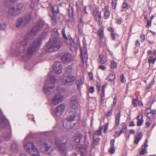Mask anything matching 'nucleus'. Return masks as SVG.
Instances as JSON below:
<instances>
[{
    "mask_svg": "<svg viewBox=\"0 0 156 156\" xmlns=\"http://www.w3.org/2000/svg\"><path fill=\"white\" fill-rule=\"evenodd\" d=\"M44 25V23L43 21L37 23L30 34L27 35L24 39L17 43L15 49V53L16 55L29 58L40 47L41 40L47 35L46 33L42 34L38 39L31 43H29L28 37L30 35L33 36L36 34L43 27Z\"/></svg>",
    "mask_w": 156,
    "mask_h": 156,
    "instance_id": "nucleus-1",
    "label": "nucleus"
},
{
    "mask_svg": "<svg viewBox=\"0 0 156 156\" xmlns=\"http://www.w3.org/2000/svg\"><path fill=\"white\" fill-rule=\"evenodd\" d=\"M62 45L60 39L57 37H52L49 42L44 46V50L47 52H51L59 49Z\"/></svg>",
    "mask_w": 156,
    "mask_h": 156,
    "instance_id": "nucleus-2",
    "label": "nucleus"
},
{
    "mask_svg": "<svg viewBox=\"0 0 156 156\" xmlns=\"http://www.w3.org/2000/svg\"><path fill=\"white\" fill-rule=\"evenodd\" d=\"M27 137H26L23 143V147L26 151L33 156H41L38 150L32 143L27 141Z\"/></svg>",
    "mask_w": 156,
    "mask_h": 156,
    "instance_id": "nucleus-3",
    "label": "nucleus"
},
{
    "mask_svg": "<svg viewBox=\"0 0 156 156\" xmlns=\"http://www.w3.org/2000/svg\"><path fill=\"white\" fill-rule=\"evenodd\" d=\"M68 140L66 137H61L56 138L55 140V144L60 151V154L63 156H66L67 153L66 151V145Z\"/></svg>",
    "mask_w": 156,
    "mask_h": 156,
    "instance_id": "nucleus-4",
    "label": "nucleus"
},
{
    "mask_svg": "<svg viewBox=\"0 0 156 156\" xmlns=\"http://www.w3.org/2000/svg\"><path fill=\"white\" fill-rule=\"evenodd\" d=\"M50 79V81H47L43 87V91L46 94L53 93L55 90V83L56 79L53 75L51 76Z\"/></svg>",
    "mask_w": 156,
    "mask_h": 156,
    "instance_id": "nucleus-5",
    "label": "nucleus"
},
{
    "mask_svg": "<svg viewBox=\"0 0 156 156\" xmlns=\"http://www.w3.org/2000/svg\"><path fill=\"white\" fill-rule=\"evenodd\" d=\"M75 77L67 73L62 75L60 77L61 82L63 84L68 85L72 84L75 80Z\"/></svg>",
    "mask_w": 156,
    "mask_h": 156,
    "instance_id": "nucleus-6",
    "label": "nucleus"
},
{
    "mask_svg": "<svg viewBox=\"0 0 156 156\" xmlns=\"http://www.w3.org/2000/svg\"><path fill=\"white\" fill-rule=\"evenodd\" d=\"M31 17L30 16L20 18L17 20L16 26L17 27H23L29 23Z\"/></svg>",
    "mask_w": 156,
    "mask_h": 156,
    "instance_id": "nucleus-7",
    "label": "nucleus"
},
{
    "mask_svg": "<svg viewBox=\"0 0 156 156\" xmlns=\"http://www.w3.org/2000/svg\"><path fill=\"white\" fill-rule=\"evenodd\" d=\"M65 109V106L64 105H60L54 109L53 115L55 119L60 117L63 112Z\"/></svg>",
    "mask_w": 156,
    "mask_h": 156,
    "instance_id": "nucleus-8",
    "label": "nucleus"
},
{
    "mask_svg": "<svg viewBox=\"0 0 156 156\" xmlns=\"http://www.w3.org/2000/svg\"><path fill=\"white\" fill-rule=\"evenodd\" d=\"M40 149L43 153L46 154L48 151H51V147L50 145L48 144L44 141H43L40 143Z\"/></svg>",
    "mask_w": 156,
    "mask_h": 156,
    "instance_id": "nucleus-9",
    "label": "nucleus"
},
{
    "mask_svg": "<svg viewBox=\"0 0 156 156\" xmlns=\"http://www.w3.org/2000/svg\"><path fill=\"white\" fill-rule=\"evenodd\" d=\"M71 108L75 109L77 108L78 105V99L76 96H73L70 99V102Z\"/></svg>",
    "mask_w": 156,
    "mask_h": 156,
    "instance_id": "nucleus-10",
    "label": "nucleus"
},
{
    "mask_svg": "<svg viewBox=\"0 0 156 156\" xmlns=\"http://www.w3.org/2000/svg\"><path fill=\"white\" fill-rule=\"evenodd\" d=\"M53 69L55 73L57 74H60L62 72V66L59 62H55L54 63Z\"/></svg>",
    "mask_w": 156,
    "mask_h": 156,
    "instance_id": "nucleus-11",
    "label": "nucleus"
},
{
    "mask_svg": "<svg viewBox=\"0 0 156 156\" xmlns=\"http://www.w3.org/2000/svg\"><path fill=\"white\" fill-rule=\"evenodd\" d=\"M7 12L9 15L11 16H15L18 15L15 7L13 5H11L8 7Z\"/></svg>",
    "mask_w": 156,
    "mask_h": 156,
    "instance_id": "nucleus-12",
    "label": "nucleus"
},
{
    "mask_svg": "<svg viewBox=\"0 0 156 156\" xmlns=\"http://www.w3.org/2000/svg\"><path fill=\"white\" fill-rule=\"evenodd\" d=\"M62 96L60 94H56L52 99V102L54 105H56L62 101Z\"/></svg>",
    "mask_w": 156,
    "mask_h": 156,
    "instance_id": "nucleus-13",
    "label": "nucleus"
},
{
    "mask_svg": "<svg viewBox=\"0 0 156 156\" xmlns=\"http://www.w3.org/2000/svg\"><path fill=\"white\" fill-rule=\"evenodd\" d=\"M81 55L83 62H86L88 59V55L86 48H84L83 50H81Z\"/></svg>",
    "mask_w": 156,
    "mask_h": 156,
    "instance_id": "nucleus-14",
    "label": "nucleus"
},
{
    "mask_svg": "<svg viewBox=\"0 0 156 156\" xmlns=\"http://www.w3.org/2000/svg\"><path fill=\"white\" fill-rule=\"evenodd\" d=\"M83 135L79 133L76 134L74 137V141L77 144L81 145V143L83 141Z\"/></svg>",
    "mask_w": 156,
    "mask_h": 156,
    "instance_id": "nucleus-15",
    "label": "nucleus"
},
{
    "mask_svg": "<svg viewBox=\"0 0 156 156\" xmlns=\"http://www.w3.org/2000/svg\"><path fill=\"white\" fill-rule=\"evenodd\" d=\"M67 118V119L70 122L74 120L78 121L79 120L80 117L78 114L75 113L68 116Z\"/></svg>",
    "mask_w": 156,
    "mask_h": 156,
    "instance_id": "nucleus-16",
    "label": "nucleus"
},
{
    "mask_svg": "<svg viewBox=\"0 0 156 156\" xmlns=\"http://www.w3.org/2000/svg\"><path fill=\"white\" fill-rule=\"evenodd\" d=\"M71 57L70 54L68 53L63 54L61 57V60L64 62H67L71 60Z\"/></svg>",
    "mask_w": 156,
    "mask_h": 156,
    "instance_id": "nucleus-17",
    "label": "nucleus"
},
{
    "mask_svg": "<svg viewBox=\"0 0 156 156\" xmlns=\"http://www.w3.org/2000/svg\"><path fill=\"white\" fill-rule=\"evenodd\" d=\"M6 122H8L9 124V121L6 118L4 117L3 118H0V127L1 129H4L5 127V124Z\"/></svg>",
    "mask_w": 156,
    "mask_h": 156,
    "instance_id": "nucleus-18",
    "label": "nucleus"
},
{
    "mask_svg": "<svg viewBox=\"0 0 156 156\" xmlns=\"http://www.w3.org/2000/svg\"><path fill=\"white\" fill-rule=\"evenodd\" d=\"M93 13L96 21L100 22L101 19V12L97 10H94L93 11Z\"/></svg>",
    "mask_w": 156,
    "mask_h": 156,
    "instance_id": "nucleus-19",
    "label": "nucleus"
},
{
    "mask_svg": "<svg viewBox=\"0 0 156 156\" xmlns=\"http://www.w3.org/2000/svg\"><path fill=\"white\" fill-rule=\"evenodd\" d=\"M137 119L138 121L137 122V125L138 126H141L143 122V113L141 112L138 114L137 117Z\"/></svg>",
    "mask_w": 156,
    "mask_h": 156,
    "instance_id": "nucleus-20",
    "label": "nucleus"
},
{
    "mask_svg": "<svg viewBox=\"0 0 156 156\" xmlns=\"http://www.w3.org/2000/svg\"><path fill=\"white\" fill-rule=\"evenodd\" d=\"M18 149V144L15 142H13L11 145V151L12 152H16Z\"/></svg>",
    "mask_w": 156,
    "mask_h": 156,
    "instance_id": "nucleus-21",
    "label": "nucleus"
},
{
    "mask_svg": "<svg viewBox=\"0 0 156 156\" xmlns=\"http://www.w3.org/2000/svg\"><path fill=\"white\" fill-rule=\"evenodd\" d=\"M107 58L106 57L103 55H100L99 57L98 62L101 64H104L107 61Z\"/></svg>",
    "mask_w": 156,
    "mask_h": 156,
    "instance_id": "nucleus-22",
    "label": "nucleus"
},
{
    "mask_svg": "<svg viewBox=\"0 0 156 156\" xmlns=\"http://www.w3.org/2000/svg\"><path fill=\"white\" fill-rule=\"evenodd\" d=\"M142 134L141 132H140L135 136V140L134 142L135 144H138L139 141L141 140L142 137Z\"/></svg>",
    "mask_w": 156,
    "mask_h": 156,
    "instance_id": "nucleus-23",
    "label": "nucleus"
},
{
    "mask_svg": "<svg viewBox=\"0 0 156 156\" xmlns=\"http://www.w3.org/2000/svg\"><path fill=\"white\" fill-rule=\"evenodd\" d=\"M23 7L24 5L22 3H19L17 4L16 9L18 12V14L20 13L21 10L23 9Z\"/></svg>",
    "mask_w": 156,
    "mask_h": 156,
    "instance_id": "nucleus-24",
    "label": "nucleus"
},
{
    "mask_svg": "<svg viewBox=\"0 0 156 156\" xmlns=\"http://www.w3.org/2000/svg\"><path fill=\"white\" fill-rule=\"evenodd\" d=\"M58 7L57 5H54L52 8L53 15H56L58 12Z\"/></svg>",
    "mask_w": 156,
    "mask_h": 156,
    "instance_id": "nucleus-25",
    "label": "nucleus"
},
{
    "mask_svg": "<svg viewBox=\"0 0 156 156\" xmlns=\"http://www.w3.org/2000/svg\"><path fill=\"white\" fill-rule=\"evenodd\" d=\"M63 126L66 129H69L70 128V124L69 121L66 118V119L63 120Z\"/></svg>",
    "mask_w": 156,
    "mask_h": 156,
    "instance_id": "nucleus-26",
    "label": "nucleus"
},
{
    "mask_svg": "<svg viewBox=\"0 0 156 156\" xmlns=\"http://www.w3.org/2000/svg\"><path fill=\"white\" fill-rule=\"evenodd\" d=\"M83 83L84 80L82 79L76 80V83L77 84V88L78 90H80V89L81 86Z\"/></svg>",
    "mask_w": 156,
    "mask_h": 156,
    "instance_id": "nucleus-27",
    "label": "nucleus"
},
{
    "mask_svg": "<svg viewBox=\"0 0 156 156\" xmlns=\"http://www.w3.org/2000/svg\"><path fill=\"white\" fill-rule=\"evenodd\" d=\"M121 115V112H119L116 115L115 118V126H118L120 122V119Z\"/></svg>",
    "mask_w": 156,
    "mask_h": 156,
    "instance_id": "nucleus-28",
    "label": "nucleus"
},
{
    "mask_svg": "<svg viewBox=\"0 0 156 156\" xmlns=\"http://www.w3.org/2000/svg\"><path fill=\"white\" fill-rule=\"evenodd\" d=\"M70 45L71 46V49L76 52L78 47V44H75L74 41H73L71 43Z\"/></svg>",
    "mask_w": 156,
    "mask_h": 156,
    "instance_id": "nucleus-29",
    "label": "nucleus"
},
{
    "mask_svg": "<svg viewBox=\"0 0 156 156\" xmlns=\"http://www.w3.org/2000/svg\"><path fill=\"white\" fill-rule=\"evenodd\" d=\"M98 35L100 39H102L104 37V29L101 28L98 31Z\"/></svg>",
    "mask_w": 156,
    "mask_h": 156,
    "instance_id": "nucleus-30",
    "label": "nucleus"
},
{
    "mask_svg": "<svg viewBox=\"0 0 156 156\" xmlns=\"http://www.w3.org/2000/svg\"><path fill=\"white\" fill-rule=\"evenodd\" d=\"M127 130V126L126 124H123L122 126L121 129L118 135L116 136H119L121 133H123L125 132H126Z\"/></svg>",
    "mask_w": 156,
    "mask_h": 156,
    "instance_id": "nucleus-31",
    "label": "nucleus"
},
{
    "mask_svg": "<svg viewBox=\"0 0 156 156\" xmlns=\"http://www.w3.org/2000/svg\"><path fill=\"white\" fill-rule=\"evenodd\" d=\"M115 78V73H113L109 74L108 76L107 79L110 82L113 81Z\"/></svg>",
    "mask_w": 156,
    "mask_h": 156,
    "instance_id": "nucleus-32",
    "label": "nucleus"
},
{
    "mask_svg": "<svg viewBox=\"0 0 156 156\" xmlns=\"http://www.w3.org/2000/svg\"><path fill=\"white\" fill-rule=\"evenodd\" d=\"M93 139L92 143V147H94L95 145L99 144L100 139L98 138H97L96 139H94V136H93Z\"/></svg>",
    "mask_w": 156,
    "mask_h": 156,
    "instance_id": "nucleus-33",
    "label": "nucleus"
},
{
    "mask_svg": "<svg viewBox=\"0 0 156 156\" xmlns=\"http://www.w3.org/2000/svg\"><path fill=\"white\" fill-rule=\"evenodd\" d=\"M51 19L53 25H55L57 22V18L56 15L51 16Z\"/></svg>",
    "mask_w": 156,
    "mask_h": 156,
    "instance_id": "nucleus-34",
    "label": "nucleus"
},
{
    "mask_svg": "<svg viewBox=\"0 0 156 156\" xmlns=\"http://www.w3.org/2000/svg\"><path fill=\"white\" fill-rule=\"evenodd\" d=\"M110 67L112 69H114L116 68L117 66V63L115 62L113 60L110 61Z\"/></svg>",
    "mask_w": 156,
    "mask_h": 156,
    "instance_id": "nucleus-35",
    "label": "nucleus"
},
{
    "mask_svg": "<svg viewBox=\"0 0 156 156\" xmlns=\"http://www.w3.org/2000/svg\"><path fill=\"white\" fill-rule=\"evenodd\" d=\"M103 129V126L100 127L99 129L97 130H96L94 133L93 136H94L95 135H97V136H99L100 135L101 133V131Z\"/></svg>",
    "mask_w": 156,
    "mask_h": 156,
    "instance_id": "nucleus-36",
    "label": "nucleus"
},
{
    "mask_svg": "<svg viewBox=\"0 0 156 156\" xmlns=\"http://www.w3.org/2000/svg\"><path fill=\"white\" fill-rule=\"evenodd\" d=\"M117 3V0H112V6L113 9H116Z\"/></svg>",
    "mask_w": 156,
    "mask_h": 156,
    "instance_id": "nucleus-37",
    "label": "nucleus"
},
{
    "mask_svg": "<svg viewBox=\"0 0 156 156\" xmlns=\"http://www.w3.org/2000/svg\"><path fill=\"white\" fill-rule=\"evenodd\" d=\"M106 85H105L104 84V85L102 87V94L101 95V97H105V87Z\"/></svg>",
    "mask_w": 156,
    "mask_h": 156,
    "instance_id": "nucleus-38",
    "label": "nucleus"
},
{
    "mask_svg": "<svg viewBox=\"0 0 156 156\" xmlns=\"http://www.w3.org/2000/svg\"><path fill=\"white\" fill-rule=\"evenodd\" d=\"M122 7L124 8L128 9L130 7V5L126 2H124L122 5Z\"/></svg>",
    "mask_w": 156,
    "mask_h": 156,
    "instance_id": "nucleus-39",
    "label": "nucleus"
},
{
    "mask_svg": "<svg viewBox=\"0 0 156 156\" xmlns=\"http://www.w3.org/2000/svg\"><path fill=\"white\" fill-rule=\"evenodd\" d=\"M73 12V8L72 7H70L69 6V7L68 10V12L69 14V16H72Z\"/></svg>",
    "mask_w": 156,
    "mask_h": 156,
    "instance_id": "nucleus-40",
    "label": "nucleus"
},
{
    "mask_svg": "<svg viewBox=\"0 0 156 156\" xmlns=\"http://www.w3.org/2000/svg\"><path fill=\"white\" fill-rule=\"evenodd\" d=\"M150 113H152L153 115H155V114H156V110H153L152 111H151L150 112H149L147 113V116L149 119H150V117H149L148 116V115L149 114H150Z\"/></svg>",
    "mask_w": 156,
    "mask_h": 156,
    "instance_id": "nucleus-41",
    "label": "nucleus"
},
{
    "mask_svg": "<svg viewBox=\"0 0 156 156\" xmlns=\"http://www.w3.org/2000/svg\"><path fill=\"white\" fill-rule=\"evenodd\" d=\"M115 151V149L114 146H111L109 149V152L111 154H113Z\"/></svg>",
    "mask_w": 156,
    "mask_h": 156,
    "instance_id": "nucleus-42",
    "label": "nucleus"
},
{
    "mask_svg": "<svg viewBox=\"0 0 156 156\" xmlns=\"http://www.w3.org/2000/svg\"><path fill=\"white\" fill-rule=\"evenodd\" d=\"M138 99V97H137L135 99H133L132 100V103L134 106H136L137 105L136 102Z\"/></svg>",
    "mask_w": 156,
    "mask_h": 156,
    "instance_id": "nucleus-43",
    "label": "nucleus"
},
{
    "mask_svg": "<svg viewBox=\"0 0 156 156\" xmlns=\"http://www.w3.org/2000/svg\"><path fill=\"white\" fill-rule=\"evenodd\" d=\"M73 71V69L71 67H69L66 69V71L68 73L67 74H69V73L72 72Z\"/></svg>",
    "mask_w": 156,
    "mask_h": 156,
    "instance_id": "nucleus-44",
    "label": "nucleus"
},
{
    "mask_svg": "<svg viewBox=\"0 0 156 156\" xmlns=\"http://www.w3.org/2000/svg\"><path fill=\"white\" fill-rule=\"evenodd\" d=\"M65 30L64 28H63L62 30V33L64 38L66 40H67V37L65 33Z\"/></svg>",
    "mask_w": 156,
    "mask_h": 156,
    "instance_id": "nucleus-45",
    "label": "nucleus"
},
{
    "mask_svg": "<svg viewBox=\"0 0 156 156\" xmlns=\"http://www.w3.org/2000/svg\"><path fill=\"white\" fill-rule=\"evenodd\" d=\"M6 27V25L5 23L1 24L0 25V29L2 30H5Z\"/></svg>",
    "mask_w": 156,
    "mask_h": 156,
    "instance_id": "nucleus-46",
    "label": "nucleus"
},
{
    "mask_svg": "<svg viewBox=\"0 0 156 156\" xmlns=\"http://www.w3.org/2000/svg\"><path fill=\"white\" fill-rule=\"evenodd\" d=\"M88 91L91 93H93L94 91V88L93 86L90 87L88 89Z\"/></svg>",
    "mask_w": 156,
    "mask_h": 156,
    "instance_id": "nucleus-47",
    "label": "nucleus"
},
{
    "mask_svg": "<svg viewBox=\"0 0 156 156\" xmlns=\"http://www.w3.org/2000/svg\"><path fill=\"white\" fill-rule=\"evenodd\" d=\"M140 39H141L142 40H141V42H143L145 40V35L144 34H141L140 37Z\"/></svg>",
    "mask_w": 156,
    "mask_h": 156,
    "instance_id": "nucleus-48",
    "label": "nucleus"
},
{
    "mask_svg": "<svg viewBox=\"0 0 156 156\" xmlns=\"http://www.w3.org/2000/svg\"><path fill=\"white\" fill-rule=\"evenodd\" d=\"M116 103V97H115L113 99V104L112 105V108L115 106V104Z\"/></svg>",
    "mask_w": 156,
    "mask_h": 156,
    "instance_id": "nucleus-49",
    "label": "nucleus"
},
{
    "mask_svg": "<svg viewBox=\"0 0 156 156\" xmlns=\"http://www.w3.org/2000/svg\"><path fill=\"white\" fill-rule=\"evenodd\" d=\"M98 68L99 69H100L102 70H105L106 69V67L105 66L103 65H100L98 66Z\"/></svg>",
    "mask_w": 156,
    "mask_h": 156,
    "instance_id": "nucleus-50",
    "label": "nucleus"
},
{
    "mask_svg": "<svg viewBox=\"0 0 156 156\" xmlns=\"http://www.w3.org/2000/svg\"><path fill=\"white\" fill-rule=\"evenodd\" d=\"M104 16L106 18H108L109 16V12L106 10Z\"/></svg>",
    "mask_w": 156,
    "mask_h": 156,
    "instance_id": "nucleus-51",
    "label": "nucleus"
},
{
    "mask_svg": "<svg viewBox=\"0 0 156 156\" xmlns=\"http://www.w3.org/2000/svg\"><path fill=\"white\" fill-rule=\"evenodd\" d=\"M108 123H107L105 125V126L104 129V133H105L106 132L108 129Z\"/></svg>",
    "mask_w": 156,
    "mask_h": 156,
    "instance_id": "nucleus-52",
    "label": "nucleus"
},
{
    "mask_svg": "<svg viewBox=\"0 0 156 156\" xmlns=\"http://www.w3.org/2000/svg\"><path fill=\"white\" fill-rule=\"evenodd\" d=\"M146 151V149H143L140 152V155H144Z\"/></svg>",
    "mask_w": 156,
    "mask_h": 156,
    "instance_id": "nucleus-53",
    "label": "nucleus"
},
{
    "mask_svg": "<svg viewBox=\"0 0 156 156\" xmlns=\"http://www.w3.org/2000/svg\"><path fill=\"white\" fill-rule=\"evenodd\" d=\"M112 110H109L107 112V113L106 114V116L107 117H108L112 115Z\"/></svg>",
    "mask_w": 156,
    "mask_h": 156,
    "instance_id": "nucleus-54",
    "label": "nucleus"
},
{
    "mask_svg": "<svg viewBox=\"0 0 156 156\" xmlns=\"http://www.w3.org/2000/svg\"><path fill=\"white\" fill-rule=\"evenodd\" d=\"M125 77L123 74H122L120 77V80L122 83H123L124 82V79Z\"/></svg>",
    "mask_w": 156,
    "mask_h": 156,
    "instance_id": "nucleus-55",
    "label": "nucleus"
},
{
    "mask_svg": "<svg viewBox=\"0 0 156 156\" xmlns=\"http://www.w3.org/2000/svg\"><path fill=\"white\" fill-rule=\"evenodd\" d=\"M153 59V57L152 56H150L148 59V61L149 63H151L152 62Z\"/></svg>",
    "mask_w": 156,
    "mask_h": 156,
    "instance_id": "nucleus-56",
    "label": "nucleus"
},
{
    "mask_svg": "<svg viewBox=\"0 0 156 156\" xmlns=\"http://www.w3.org/2000/svg\"><path fill=\"white\" fill-rule=\"evenodd\" d=\"M89 76L90 79L93 80V75L92 73H89Z\"/></svg>",
    "mask_w": 156,
    "mask_h": 156,
    "instance_id": "nucleus-57",
    "label": "nucleus"
},
{
    "mask_svg": "<svg viewBox=\"0 0 156 156\" xmlns=\"http://www.w3.org/2000/svg\"><path fill=\"white\" fill-rule=\"evenodd\" d=\"M122 18H120L119 19L117 20L116 23H117L120 24L122 23Z\"/></svg>",
    "mask_w": 156,
    "mask_h": 156,
    "instance_id": "nucleus-58",
    "label": "nucleus"
},
{
    "mask_svg": "<svg viewBox=\"0 0 156 156\" xmlns=\"http://www.w3.org/2000/svg\"><path fill=\"white\" fill-rule=\"evenodd\" d=\"M151 24V20H148L147 24V26L150 27Z\"/></svg>",
    "mask_w": 156,
    "mask_h": 156,
    "instance_id": "nucleus-59",
    "label": "nucleus"
},
{
    "mask_svg": "<svg viewBox=\"0 0 156 156\" xmlns=\"http://www.w3.org/2000/svg\"><path fill=\"white\" fill-rule=\"evenodd\" d=\"M115 140L112 139V140L110 142V145L111 146H114V144L115 143Z\"/></svg>",
    "mask_w": 156,
    "mask_h": 156,
    "instance_id": "nucleus-60",
    "label": "nucleus"
},
{
    "mask_svg": "<svg viewBox=\"0 0 156 156\" xmlns=\"http://www.w3.org/2000/svg\"><path fill=\"white\" fill-rule=\"evenodd\" d=\"M147 140H146L145 142L144 143V148L146 149L147 147L148 146V145L147 144Z\"/></svg>",
    "mask_w": 156,
    "mask_h": 156,
    "instance_id": "nucleus-61",
    "label": "nucleus"
},
{
    "mask_svg": "<svg viewBox=\"0 0 156 156\" xmlns=\"http://www.w3.org/2000/svg\"><path fill=\"white\" fill-rule=\"evenodd\" d=\"M111 36L112 39L114 40L115 39V35L114 33H112L111 34Z\"/></svg>",
    "mask_w": 156,
    "mask_h": 156,
    "instance_id": "nucleus-62",
    "label": "nucleus"
},
{
    "mask_svg": "<svg viewBox=\"0 0 156 156\" xmlns=\"http://www.w3.org/2000/svg\"><path fill=\"white\" fill-rule=\"evenodd\" d=\"M135 125L134 122L133 121H131L130 122L129 124V126H133Z\"/></svg>",
    "mask_w": 156,
    "mask_h": 156,
    "instance_id": "nucleus-63",
    "label": "nucleus"
},
{
    "mask_svg": "<svg viewBox=\"0 0 156 156\" xmlns=\"http://www.w3.org/2000/svg\"><path fill=\"white\" fill-rule=\"evenodd\" d=\"M108 30L109 31H111L112 33L114 32V30L112 27L108 28Z\"/></svg>",
    "mask_w": 156,
    "mask_h": 156,
    "instance_id": "nucleus-64",
    "label": "nucleus"
}]
</instances>
